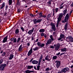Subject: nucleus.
I'll return each mask as SVG.
<instances>
[{"instance_id": "5701e85b", "label": "nucleus", "mask_w": 73, "mask_h": 73, "mask_svg": "<svg viewBox=\"0 0 73 73\" xmlns=\"http://www.w3.org/2000/svg\"><path fill=\"white\" fill-rule=\"evenodd\" d=\"M19 33V29H17L15 30V34H18Z\"/></svg>"}, {"instance_id": "338daca9", "label": "nucleus", "mask_w": 73, "mask_h": 73, "mask_svg": "<svg viewBox=\"0 0 73 73\" xmlns=\"http://www.w3.org/2000/svg\"><path fill=\"white\" fill-rule=\"evenodd\" d=\"M13 44V43H12V42H11L9 43V45H10V44Z\"/></svg>"}, {"instance_id": "bb28decb", "label": "nucleus", "mask_w": 73, "mask_h": 73, "mask_svg": "<svg viewBox=\"0 0 73 73\" xmlns=\"http://www.w3.org/2000/svg\"><path fill=\"white\" fill-rule=\"evenodd\" d=\"M66 50V48H64L63 49H61V52H65Z\"/></svg>"}, {"instance_id": "ea45409f", "label": "nucleus", "mask_w": 73, "mask_h": 73, "mask_svg": "<svg viewBox=\"0 0 73 73\" xmlns=\"http://www.w3.org/2000/svg\"><path fill=\"white\" fill-rule=\"evenodd\" d=\"M21 24V27H23V26L24 25V22H21L20 24Z\"/></svg>"}, {"instance_id": "72a5a7b5", "label": "nucleus", "mask_w": 73, "mask_h": 73, "mask_svg": "<svg viewBox=\"0 0 73 73\" xmlns=\"http://www.w3.org/2000/svg\"><path fill=\"white\" fill-rule=\"evenodd\" d=\"M3 59H0V65L3 63Z\"/></svg>"}, {"instance_id": "7ed1b4c3", "label": "nucleus", "mask_w": 73, "mask_h": 73, "mask_svg": "<svg viewBox=\"0 0 73 73\" xmlns=\"http://www.w3.org/2000/svg\"><path fill=\"white\" fill-rule=\"evenodd\" d=\"M42 19H38L37 20L36 19H35L33 20L34 24H36V23H40Z\"/></svg>"}, {"instance_id": "473e14b6", "label": "nucleus", "mask_w": 73, "mask_h": 73, "mask_svg": "<svg viewBox=\"0 0 73 73\" xmlns=\"http://www.w3.org/2000/svg\"><path fill=\"white\" fill-rule=\"evenodd\" d=\"M38 48L37 47H36L35 48H33V50L34 51L37 50H38Z\"/></svg>"}, {"instance_id": "f03ea898", "label": "nucleus", "mask_w": 73, "mask_h": 73, "mask_svg": "<svg viewBox=\"0 0 73 73\" xmlns=\"http://www.w3.org/2000/svg\"><path fill=\"white\" fill-rule=\"evenodd\" d=\"M68 39L70 42H73V38L72 37V36L70 35L68 36V37H66V40L67 42H69V41H68Z\"/></svg>"}, {"instance_id": "c85d7f7f", "label": "nucleus", "mask_w": 73, "mask_h": 73, "mask_svg": "<svg viewBox=\"0 0 73 73\" xmlns=\"http://www.w3.org/2000/svg\"><path fill=\"white\" fill-rule=\"evenodd\" d=\"M60 37L62 38H64V37H65V36L64 35L61 34H60Z\"/></svg>"}, {"instance_id": "b1692460", "label": "nucleus", "mask_w": 73, "mask_h": 73, "mask_svg": "<svg viewBox=\"0 0 73 73\" xmlns=\"http://www.w3.org/2000/svg\"><path fill=\"white\" fill-rule=\"evenodd\" d=\"M4 7H5V2H4L2 3V6L1 7V9H3Z\"/></svg>"}, {"instance_id": "4468645a", "label": "nucleus", "mask_w": 73, "mask_h": 73, "mask_svg": "<svg viewBox=\"0 0 73 73\" xmlns=\"http://www.w3.org/2000/svg\"><path fill=\"white\" fill-rule=\"evenodd\" d=\"M25 73H34L35 71H31L29 70H27L25 71Z\"/></svg>"}, {"instance_id": "dca6fc26", "label": "nucleus", "mask_w": 73, "mask_h": 73, "mask_svg": "<svg viewBox=\"0 0 73 73\" xmlns=\"http://www.w3.org/2000/svg\"><path fill=\"white\" fill-rule=\"evenodd\" d=\"M13 57H14V55L13 54H11L10 55V57L9 58V60H12L13 58Z\"/></svg>"}, {"instance_id": "c9c22d12", "label": "nucleus", "mask_w": 73, "mask_h": 73, "mask_svg": "<svg viewBox=\"0 0 73 73\" xmlns=\"http://www.w3.org/2000/svg\"><path fill=\"white\" fill-rule=\"evenodd\" d=\"M57 56H54L52 58L53 60H56L57 59Z\"/></svg>"}, {"instance_id": "f8f14e48", "label": "nucleus", "mask_w": 73, "mask_h": 73, "mask_svg": "<svg viewBox=\"0 0 73 73\" xmlns=\"http://www.w3.org/2000/svg\"><path fill=\"white\" fill-rule=\"evenodd\" d=\"M8 38V35H7L6 37H5L4 38L3 40V43H4L7 41V39Z\"/></svg>"}, {"instance_id": "bf43d9fd", "label": "nucleus", "mask_w": 73, "mask_h": 73, "mask_svg": "<svg viewBox=\"0 0 73 73\" xmlns=\"http://www.w3.org/2000/svg\"><path fill=\"white\" fill-rule=\"evenodd\" d=\"M30 16H31V17H33V15L32 14H31V13L30 14Z\"/></svg>"}, {"instance_id": "cd10ccee", "label": "nucleus", "mask_w": 73, "mask_h": 73, "mask_svg": "<svg viewBox=\"0 0 73 73\" xmlns=\"http://www.w3.org/2000/svg\"><path fill=\"white\" fill-rule=\"evenodd\" d=\"M9 5H11L12 4V0H9Z\"/></svg>"}, {"instance_id": "6ab92c4d", "label": "nucleus", "mask_w": 73, "mask_h": 73, "mask_svg": "<svg viewBox=\"0 0 73 73\" xmlns=\"http://www.w3.org/2000/svg\"><path fill=\"white\" fill-rule=\"evenodd\" d=\"M55 50H58L60 48V45H58L57 46L55 47Z\"/></svg>"}, {"instance_id": "f704fd0d", "label": "nucleus", "mask_w": 73, "mask_h": 73, "mask_svg": "<svg viewBox=\"0 0 73 73\" xmlns=\"http://www.w3.org/2000/svg\"><path fill=\"white\" fill-rule=\"evenodd\" d=\"M64 73V72L62 70H61V71L59 70L58 72V73Z\"/></svg>"}, {"instance_id": "9d476101", "label": "nucleus", "mask_w": 73, "mask_h": 73, "mask_svg": "<svg viewBox=\"0 0 73 73\" xmlns=\"http://www.w3.org/2000/svg\"><path fill=\"white\" fill-rule=\"evenodd\" d=\"M51 42H52V40L51 39H49L48 40L46 44V46H48L49 44H51Z\"/></svg>"}, {"instance_id": "2eb2a0df", "label": "nucleus", "mask_w": 73, "mask_h": 73, "mask_svg": "<svg viewBox=\"0 0 73 73\" xmlns=\"http://www.w3.org/2000/svg\"><path fill=\"white\" fill-rule=\"evenodd\" d=\"M32 63L33 64H37L38 63V61L36 60H33L32 61Z\"/></svg>"}, {"instance_id": "412c9836", "label": "nucleus", "mask_w": 73, "mask_h": 73, "mask_svg": "<svg viewBox=\"0 0 73 73\" xmlns=\"http://www.w3.org/2000/svg\"><path fill=\"white\" fill-rule=\"evenodd\" d=\"M67 12V9H66L65 10H64L63 12V15L65 16L66 15V12Z\"/></svg>"}, {"instance_id": "37998d69", "label": "nucleus", "mask_w": 73, "mask_h": 73, "mask_svg": "<svg viewBox=\"0 0 73 73\" xmlns=\"http://www.w3.org/2000/svg\"><path fill=\"white\" fill-rule=\"evenodd\" d=\"M58 8H56L55 9V11L56 13L57 12H58Z\"/></svg>"}, {"instance_id": "052dcab7", "label": "nucleus", "mask_w": 73, "mask_h": 73, "mask_svg": "<svg viewBox=\"0 0 73 73\" xmlns=\"http://www.w3.org/2000/svg\"><path fill=\"white\" fill-rule=\"evenodd\" d=\"M64 54V52L63 53H62L59 56H62V55H63V54Z\"/></svg>"}, {"instance_id": "a19ab883", "label": "nucleus", "mask_w": 73, "mask_h": 73, "mask_svg": "<svg viewBox=\"0 0 73 73\" xmlns=\"http://www.w3.org/2000/svg\"><path fill=\"white\" fill-rule=\"evenodd\" d=\"M21 29L23 31V32H24V28L23 27H21Z\"/></svg>"}, {"instance_id": "aec40b11", "label": "nucleus", "mask_w": 73, "mask_h": 73, "mask_svg": "<svg viewBox=\"0 0 73 73\" xmlns=\"http://www.w3.org/2000/svg\"><path fill=\"white\" fill-rule=\"evenodd\" d=\"M39 32H40V33H44L45 32V29H41L39 30Z\"/></svg>"}, {"instance_id": "a211bd4d", "label": "nucleus", "mask_w": 73, "mask_h": 73, "mask_svg": "<svg viewBox=\"0 0 73 73\" xmlns=\"http://www.w3.org/2000/svg\"><path fill=\"white\" fill-rule=\"evenodd\" d=\"M27 69H31L32 68H33V66H27Z\"/></svg>"}, {"instance_id": "774afa93", "label": "nucleus", "mask_w": 73, "mask_h": 73, "mask_svg": "<svg viewBox=\"0 0 73 73\" xmlns=\"http://www.w3.org/2000/svg\"><path fill=\"white\" fill-rule=\"evenodd\" d=\"M60 53H61L60 52H59L58 54H56V55H57V56H59V55H60Z\"/></svg>"}, {"instance_id": "3c124183", "label": "nucleus", "mask_w": 73, "mask_h": 73, "mask_svg": "<svg viewBox=\"0 0 73 73\" xmlns=\"http://www.w3.org/2000/svg\"><path fill=\"white\" fill-rule=\"evenodd\" d=\"M50 48H51V49H54V47L53 46H50Z\"/></svg>"}, {"instance_id": "f3484780", "label": "nucleus", "mask_w": 73, "mask_h": 73, "mask_svg": "<svg viewBox=\"0 0 73 73\" xmlns=\"http://www.w3.org/2000/svg\"><path fill=\"white\" fill-rule=\"evenodd\" d=\"M44 59L45 60H47V61H48L50 60V59H49V56H48V55H47L45 57Z\"/></svg>"}, {"instance_id": "2f4dec72", "label": "nucleus", "mask_w": 73, "mask_h": 73, "mask_svg": "<svg viewBox=\"0 0 73 73\" xmlns=\"http://www.w3.org/2000/svg\"><path fill=\"white\" fill-rule=\"evenodd\" d=\"M21 39V38L20 37H19L18 38V39H17V43L18 44V43H19V42L20 41V40Z\"/></svg>"}, {"instance_id": "69168bd1", "label": "nucleus", "mask_w": 73, "mask_h": 73, "mask_svg": "<svg viewBox=\"0 0 73 73\" xmlns=\"http://www.w3.org/2000/svg\"><path fill=\"white\" fill-rule=\"evenodd\" d=\"M67 28H68L67 27H66L64 26V29L66 30H67Z\"/></svg>"}, {"instance_id": "393cba45", "label": "nucleus", "mask_w": 73, "mask_h": 73, "mask_svg": "<svg viewBox=\"0 0 73 73\" xmlns=\"http://www.w3.org/2000/svg\"><path fill=\"white\" fill-rule=\"evenodd\" d=\"M42 56L41 55L40 56V57L39 58L38 60V62H41L42 59Z\"/></svg>"}, {"instance_id": "603ef678", "label": "nucleus", "mask_w": 73, "mask_h": 73, "mask_svg": "<svg viewBox=\"0 0 73 73\" xmlns=\"http://www.w3.org/2000/svg\"><path fill=\"white\" fill-rule=\"evenodd\" d=\"M45 38H46L47 36H46V34H44V35L43 36Z\"/></svg>"}, {"instance_id": "49530a36", "label": "nucleus", "mask_w": 73, "mask_h": 73, "mask_svg": "<svg viewBox=\"0 0 73 73\" xmlns=\"http://www.w3.org/2000/svg\"><path fill=\"white\" fill-rule=\"evenodd\" d=\"M64 7V5H63L62 6H60V9H62Z\"/></svg>"}, {"instance_id": "864d4df0", "label": "nucleus", "mask_w": 73, "mask_h": 73, "mask_svg": "<svg viewBox=\"0 0 73 73\" xmlns=\"http://www.w3.org/2000/svg\"><path fill=\"white\" fill-rule=\"evenodd\" d=\"M14 40V38H11L10 40L11 41H13V40Z\"/></svg>"}, {"instance_id": "8fccbe9b", "label": "nucleus", "mask_w": 73, "mask_h": 73, "mask_svg": "<svg viewBox=\"0 0 73 73\" xmlns=\"http://www.w3.org/2000/svg\"><path fill=\"white\" fill-rule=\"evenodd\" d=\"M8 6H7L6 5V7H5V10L7 11L8 10Z\"/></svg>"}, {"instance_id": "9b49d317", "label": "nucleus", "mask_w": 73, "mask_h": 73, "mask_svg": "<svg viewBox=\"0 0 73 73\" xmlns=\"http://www.w3.org/2000/svg\"><path fill=\"white\" fill-rule=\"evenodd\" d=\"M33 52V50H32V47L31 48V49L28 52V56H30L31 55V54L32 53V52Z\"/></svg>"}, {"instance_id": "5fc2aeb1", "label": "nucleus", "mask_w": 73, "mask_h": 73, "mask_svg": "<svg viewBox=\"0 0 73 73\" xmlns=\"http://www.w3.org/2000/svg\"><path fill=\"white\" fill-rule=\"evenodd\" d=\"M50 17V14H49L47 16V17L48 18H49Z\"/></svg>"}, {"instance_id": "423d86ee", "label": "nucleus", "mask_w": 73, "mask_h": 73, "mask_svg": "<svg viewBox=\"0 0 73 73\" xmlns=\"http://www.w3.org/2000/svg\"><path fill=\"white\" fill-rule=\"evenodd\" d=\"M37 44L40 48H42V47H44V45H45L44 43H42L40 42H38L37 43Z\"/></svg>"}, {"instance_id": "ddd939ff", "label": "nucleus", "mask_w": 73, "mask_h": 73, "mask_svg": "<svg viewBox=\"0 0 73 73\" xmlns=\"http://www.w3.org/2000/svg\"><path fill=\"white\" fill-rule=\"evenodd\" d=\"M23 45V44H22L20 46L19 48H18V51L19 52H21L23 50V47H22V46Z\"/></svg>"}, {"instance_id": "e433bc0d", "label": "nucleus", "mask_w": 73, "mask_h": 73, "mask_svg": "<svg viewBox=\"0 0 73 73\" xmlns=\"http://www.w3.org/2000/svg\"><path fill=\"white\" fill-rule=\"evenodd\" d=\"M47 4H48V5L50 6V5L52 4L51 3V1H49V2H47Z\"/></svg>"}, {"instance_id": "c756f323", "label": "nucleus", "mask_w": 73, "mask_h": 73, "mask_svg": "<svg viewBox=\"0 0 73 73\" xmlns=\"http://www.w3.org/2000/svg\"><path fill=\"white\" fill-rule=\"evenodd\" d=\"M40 69V65H38L37 66L36 69L37 70H39Z\"/></svg>"}, {"instance_id": "0eeeda50", "label": "nucleus", "mask_w": 73, "mask_h": 73, "mask_svg": "<svg viewBox=\"0 0 73 73\" xmlns=\"http://www.w3.org/2000/svg\"><path fill=\"white\" fill-rule=\"evenodd\" d=\"M32 29H31L29 30V31L27 32V34H29V35H31L32 34V33L33 32V31H34V27H32Z\"/></svg>"}, {"instance_id": "c03bdc74", "label": "nucleus", "mask_w": 73, "mask_h": 73, "mask_svg": "<svg viewBox=\"0 0 73 73\" xmlns=\"http://www.w3.org/2000/svg\"><path fill=\"white\" fill-rule=\"evenodd\" d=\"M17 5H20V1L17 2Z\"/></svg>"}, {"instance_id": "7c9ffc66", "label": "nucleus", "mask_w": 73, "mask_h": 73, "mask_svg": "<svg viewBox=\"0 0 73 73\" xmlns=\"http://www.w3.org/2000/svg\"><path fill=\"white\" fill-rule=\"evenodd\" d=\"M6 54V52H4L3 53V54H1V56H2V57H4V56H5V55Z\"/></svg>"}, {"instance_id": "680f3d73", "label": "nucleus", "mask_w": 73, "mask_h": 73, "mask_svg": "<svg viewBox=\"0 0 73 73\" xmlns=\"http://www.w3.org/2000/svg\"><path fill=\"white\" fill-rule=\"evenodd\" d=\"M7 13L5 12L4 14V16H7Z\"/></svg>"}, {"instance_id": "4be33fe9", "label": "nucleus", "mask_w": 73, "mask_h": 73, "mask_svg": "<svg viewBox=\"0 0 73 73\" xmlns=\"http://www.w3.org/2000/svg\"><path fill=\"white\" fill-rule=\"evenodd\" d=\"M0 70H4V67L2 66L1 65L0 66Z\"/></svg>"}, {"instance_id": "39448f33", "label": "nucleus", "mask_w": 73, "mask_h": 73, "mask_svg": "<svg viewBox=\"0 0 73 73\" xmlns=\"http://www.w3.org/2000/svg\"><path fill=\"white\" fill-rule=\"evenodd\" d=\"M50 25L51 26V30L53 31H56V27L55 25L53 23H51Z\"/></svg>"}, {"instance_id": "6e6552de", "label": "nucleus", "mask_w": 73, "mask_h": 73, "mask_svg": "<svg viewBox=\"0 0 73 73\" xmlns=\"http://www.w3.org/2000/svg\"><path fill=\"white\" fill-rule=\"evenodd\" d=\"M55 63H56V67L57 68H58L59 66H60V64H61V61L56 60L55 62Z\"/></svg>"}, {"instance_id": "13d9d810", "label": "nucleus", "mask_w": 73, "mask_h": 73, "mask_svg": "<svg viewBox=\"0 0 73 73\" xmlns=\"http://www.w3.org/2000/svg\"><path fill=\"white\" fill-rule=\"evenodd\" d=\"M21 10H20V9H19L17 10V11L19 13H20V12Z\"/></svg>"}, {"instance_id": "09e8293b", "label": "nucleus", "mask_w": 73, "mask_h": 73, "mask_svg": "<svg viewBox=\"0 0 73 73\" xmlns=\"http://www.w3.org/2000/svg\"><path fill=\"white\" fill-rule=\"evenodd\" d=\"M44 33H42L40 34L41 36H44Z\"/></svg>"}, {"instance_id": "58836bf2", "label": "nucleus", "mask_w": 73, "mask_h": 73, "mask_svg": "<svg viewBox=\"0 0 73 73\" xmlns=\"http://www.w3.org/2000/svg\"><path fill=\"white\" fill-rule=\"evenodd\" d=\"M1 65H2V66H3L4 68H5V67L7 66V64H2Z\"/></svg>"}, {"instance_id": "de8ad7c7", "label": "nucleus", "mask_w": 73, "mask_h": 73, "mask_svg": "<svg viewBox=\"0 0 73 73\" xmlns=\"http://www.w3.org/2000/svg\"><path fill=\"white\" fill-rule=\"evenodd\" d=\"M24 19H25V21H28V18L27 17H26Z\"/></svg>"}, {"instance_id": "a18cd8bd", "label": "nucleus", "mask_w": 73, "mask_h": 73, "mask_svg": "<svg viewBox=\"0 0 73 73\" xmlns=\"http://www.w3.org/2000/svg\"><path fill=\"white\" fill-rule=\"evenodd\" d=\"M66 23H66L65 25H64V27H68V22H66Z\"/></svg>"}, {"instance_id": "79ce46f5", "label": "nucleus", "mask_w": 73, "mask_h": 73, "mask_svg": "<svg viewBox=\"0 0 73 73\" xmlns=\"http://www.w3.org/2000/svg\"><path fill=\"white\" fill-rule=\"evenodd\" d=\"M38 15L40 16H43L42 13L41 12L40 13H39Z\"/></svg>"}, {"instance_id": "4d7b16f0", "label": "nucleus", "mask_w": 73, "mask_h": 73, "mask_svg": "<svg viewBox=\"0 0 73 73\" xmlns=\"http://www.w3.org/2000/svg\"><path fill=\"white\" fill-rule=\"evenodd\" d=\"M42 17H44V18H45V17H46V16L45 15H42Z\"/></svg>"}, {"instance_id": "e2e57ef3", "label": "nucleus", "mask_w": 73, "mask_h": 73, "mask_svg": "<svg viewBox=\"0 0 73 73\" xmlns=\"http://www.w3.org/2000/svg\"><path fill=\"white\" fill-rule=\"evenodd\" d=\"M73 10H72L71 11L70 13V15H71V14H72V13L73 12Z\"/></svg>"}, {"instance_id": "4c0bfd02", "label": "nucleus", "mask_w": 73, "mask_h": 73, "mask_svg": "<svg viewBox=\"0 0 73 73\" xmlns=\"http://www.w3.org/2000/svg\"><path fill=\"white\" fill-rule=\"evenodd\" d=\"M16 42H17V39H16V38H15L13 41V42H15L16 43Z\"/></svg>"}, {"instance_id": "f257e3e1", "label": "nucleus", "mask_w": 73, "mask_h": 73, "mask_svg": "<svg viewBox=\"0 0 73 73\" xmlns=\"http://www.w3.org/2000/svg\"><path fill=\"white\" fill-rule=\"evenodd\" d=\"M63 15V14L62 13H60L58 17V20L57 21L56 27H58V25H59V23L60 21H61V19H62Z\"/></svg>"}, {"instance_id": "0e129e2a", "label": "nucleus", "mask_w": 73, "mask_h": 73, "mask_svg": "<svg viewBox=\"0 0 73 73\" xmlns=\"http://www.w3.org/2000/svg\"><path fill=\"white\" fill-rule=\"evenodd\" d=\"M41 65V62H38V65Z\"/></svg>"}, {"instance_id": "1a4fd4ad", "label": "nucleus", "mask_w": 73, "mask_h": 73, "mask_svg": "<svg viewBox=\"0 0 73 73\" xmlns=\"http://www.w3.org/2000/svg\"><path fill=\"white\" fill-rule=\"evenodd\" d=\"M62 70L64 73H66L68 71H69V68L68 67H66L63 68Z\"/></svg>"}, {"instance_id": "20e7f679", "label": "nucleus", "mask_w": 73, "mask_h": 73, "mask_svg": "<svg viewBox=\"0 0 73 73\" xmlns=\"http://www.w3.org/2000/svg\"><path fill=\"white\" fill-rule=\"evenodd\" d=\"M69 18V16L68 13H67L64 17V21L65 23H68V20Z\"/></svg>"}, {"instance_id": "6e6d98bb", "label": "nucleus", "mask_w": 73, "mask_h": 73, "mask_svg": "<svg viewBox=\"0 0 73 73\" xmlns=\"http://www.w3.org/2000/svg\"><path fill=\"white\" fill-rule=\"evenodd\" d=\"M46 71H49V69L48 68H47L46 69Z\"/></svg>"}, {"instance_id": "a878e982", "label": "nucleus", "mask_w": 73, "mask_h": 73, "mask_svg": "<svg viewBox=\"0 0 73 73\" xmlns=\"http://www.w3.org/2000/svg\"><path fill=\"white\" fill-rule=\"evenodd\" d=\"M50 38L51 40L52 41H54V38H53V36L52 35H51L50 36Z\"/></svg>"}]
</instances>
